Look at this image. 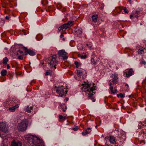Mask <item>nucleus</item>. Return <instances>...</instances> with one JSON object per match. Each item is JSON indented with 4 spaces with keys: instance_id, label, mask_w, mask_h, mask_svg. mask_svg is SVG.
<instances>
[{
    "instance_id": "6",
    "label": "nucleus",
    "mask_w": 146,
    "mask_h": 146,
    "mask_svg": "<svg viewBox=\"0 0 146 146\" xmlns=\"http://www.w3.org/2000/svg\"><path fill=\"white\" fill-rule=\"evenodd\" d=\"M25 50V55H27L28 54L31 56H33L35 55V53L33 50L28 49L27 47H24L23 48Z\"/></svg>"
},
{
    "instance_id": "48",
    "label": "nucleus",
    "mask_w": 146,
    "mask_h": 146,
    "mask_svg": "<svg viewBox=\"0 0 146 146\" xmlns=\"http://www.w3.org/2000/svg\"><path fill=\"white\" fill-rule=\"evenodd\" d=\"M113 87L112 86H110V90L111 92H112L113 91Z\"/></svg>"
},
{
    "instance_id": "28",
    "label": "nucleus",
    "mask_w": 146,
    "mask_h": 146,
    "mask_svg": "<svg viewBox=\"0 0 146 146\" xmlns=\"http://www.w3.org/2000/svg\"><path fill=\"white\" fill-rule=\"evenodd\" d=\"M96 124H97L98 123V125H96L95 126V128H96L98 126H99L101 124V122L100 121L99 118H96Z\"/></svg>"
},
{
    "instance_id": "35",
    "label": "nucleus",
    "mask_w": 146,
    "mask_h": 146,
    "mask_svg": "<svg viewBox=\"0 0 146 146\" xmlns=\"http://www.w3.org/2000/svg\"><path fill=\"white\" fill-rule=\"evenodd\" d=\"M78 56L82 59H85L86 57V55H83L80 54H78Z\"/></svg>"
},
{
    "instance_id": "24",
    "label": "nucleus",
    "mask_w": 146,
    "mask_h": 146,
    "mask_svg": "<svg viewBox=\"0 0 146 146\" xmlns=\"http://www.w3.org/2000/svg\"><path fill=\"white\" fill-rule=\"evenodd\" d=\"M74 22V21H68L67 23L65 24L67 25L68 28H69L73 25Z\"/></svg>"
},
{
    "instance_id": "38",
    "label": "nucleus",
    "mask_w": 146,
    "mask_h": 146,
    "mask_svg": "<svg viewBox=\"0 0 146 146\" xmlns=\"http://www.w3.org/2000/svg\"><path fill=\"white\" fill-rule=\"evenodd\" d=\"M59 117L60 119H62L63 120H64L66 118V117H63L62 115H59Z\"/></svg>"
},
{
    "instance_id": "16",
    "label": "nucleus",
    "mask_w": 146,
    "mask_h": 146,
    "mask_svg": "<svg viewBox=\"0 0 146 146\" xmlns=\"http://www.w3.org/2000/svg\"><path fill=\"white\" fill-rule=\"evenodd\" d=\"M75 32L78 35H80L82 33V29L78 27L75 30Z\"/></svg>"
},
{
    "instance_id": "31",
    "label": "nucleus",
    "mask_w": 146,
    "mask_h": 146,
    "mask_svg": "<svg viewBox=\"0 0 146 146\" xmlns=\"http://www.w3.org/2000/svg\"><path fill=\"white\" fill-rule=\"evenodd\" d=\"M144 50L142 49H140L137 52L139 54H141L144 53Z\"/></svg>"
},
{
    "instance_id": "39",
    "label": "nucleus",
    "mask_w": 146,
    "mask_h": 146,
    "mask_svg": "<svg viewBox=\"0 0 146 146\" xmlns=\"http://www.w3.org/2000/svg\"><path fill=\"white\" fill-rule=\"evenodd\" d=\"M117 11H118L119 13H120V12L123 10L122 8L119 7L117 8L116 9Z\"/></svg>"
},
{
    "instance_id": "42",
    "label": "nucleus",
    "mask_w": 146,
    "mask_h": 146,
    "mask_svg": "<svg viewBox=\"0 0 146 146\" xmlns=\"http://www.w3.org/2000/svg\"><path fill=\"white\" fill-rule=\"evenodd\" d=\"M27 128H19V130L21 131H25Z\"/></svg>"
},
{
    "instance_id": "45",
    "label": "nucleus",
    "mask_w": 146,
    "mask_h": 146,
    "mask_svg": "<svg viewBox=\"0 0 146 146\" xmlns=\"http://www.w3.org/2000/svg\"><path fill=\"white\" fill-rule=\"evenodd\" d=\"M56 56L55 55H53L52 56V59L51 60H54V59L55 60H56Z\"/></svg>"
},
{
    "instance_id": "14",
    "label": "nucleus",
    "mask_w": 146,
    "mask_h": 146,
    "mask_svg": "<svg viewBox=\"0 0 146 146\" xmlns=\"http://www.w3.org/2000/svg\"><path fill=\"white\" fill-rule=\"evenodd\" d=\"M12 146H22V143L20 142L13 141L11 143Z\"/></svg>"
},
{
    "instance_id": "12",
    "label": "nucleus",
    "mask_w": 146,
    "mask_h": 146,
    "mask_svg": "<svg viewBox=\"0 0 146 146\" xmlns=\"http://www.w3.org/2000/svg\"><path fill=\"white\" fill-rule=\"evenodd\" d=\"M109 141L111 143L113 144H116L117 143V141L115 140V137L112 135L110 136Z\"/></svg>"
},
{
    "instance_id": "21",
    "label": "nucleus",
    "mask_w": 146,
    "mask_h": 146,
    "mask_svg": "<svg viewBox=\"0 0 146 146\" xmlns=\"http://www.w3.org/2000/svg\"><path fill=\"white\" fill-rule=\"evenodd\" d=\"M98 16L97 15H93L92 17V21L95 23L97 21Z\"/></svg>"
},
{
    "instance_id": "19",
    "label": "nucleus",
    "mask_w": 146,
    "mask_h": 146,
    "mask_svg": "<svg viewBox=\"0 0 146 146\" xmlns=\"http://www.w3.org/2000/svg\"><path fill=\"white\" fill-rule=\"evenodd\" d=\"M91 128H87V129H85L84 131L82 132V134L83 135H86L87 134L89 133L88 131L90 130Z\"/></svg>"
},
{
    "instance_id": "59",
    "label": "nucleus",
    "mask_w": 146,
    "mask_h": 146,
    "mask_svg": "<svg viewBox=\"0 0 146 146\" xmlns=\"http://www.w3.org/2000/svg\"><path fill=\"white\" fill-rule=\"evenodd\" d=\"M62 111L64 112L66 111V110H65L64 109V108H62Z\"/></svg>"
},
{
    "instance_id": "15",
    "label": "nucleus",
    "mask_w": 146,
    "mask_h": 146,
    "mask_svg": "<svg viewBox=\"0 0 146 146\" xmlns=\"http://www.w3.org/2000/svg\"><path fill=\"white\" fill-rule=\"evenodd\" d=\"M19 107L18 104H16L15 106L12 107H10L8 110L11 112H13L15 111V110Z\"/></svg>"
},
{
    "instance_id": "11",
    "label": "nucleus",
    "mask_w": 146,
    "mask_h": 146,
    "mask_svg": "<svg viewBox=\"0 0 146 146\" xmlns=\"http://www.w3.org/2000/svg\"><path fill=\"white\" fill-rule=\"evenodd\" d=\"M68 28L66 24L62 25L60 26L58 28V32H60L61 31H63L64 30H66Z\"/></svg>"
},
{
    "instance_id": "3",
    "label": "nucleus",
    "mask_w": 146,
    "mask_h": 146,
    "mask_svg": "<svg viewBox=\"0 0 146 146\" xmlns=\"http://www.w3.org/2000/svg\"><path fill=\"white\" fill-rule=\"evenodd\" d=\"M83 85L82 90L83 91L88 92L89 93H90L91 92H92V93H95V92H93V91L95 90V86H92L91 85L88 84H84Z\"/></svg>"
},
{
    "instance_id": "26",
    "label": "nucleus",
    "mask_w": 146,
    "mask_h": 146,
    "mask_svg": "<svg viewBox=\"0 0 146 146\" xmlns=\"http://www.w3.org/2000/svg\"><path fill=\"white\" fill-rule=\"evenodd\" d=\"M41 3L42 6H44L48 4V2L46 0H42L41 1Z\"/></svg>"
},
{
    "instance_id": "32",
    "label": "nucleus",
    "mask_w": 146,
    "mask_h": 146,
    "mask_svg": "<svg viewBox=\"0 0 146 146\" xmlns=\"http://www.w3.org/2000/svg\"><path fill=\"white\" fill-rule=\"evenodd\" d=\"M117 96L118 98H119V97H120L121 98H123L125 97V94H124L120 93L119 94H117Z\"/></svg>"
},
{
    "instance_id": "61",
    "label": "nucleus",
    "mask_w": 146,
    "mask_h": 146,
    "mask_svg": "<svg viewBox=\"0 0 146 146\" xmlns=\"http://www.w3.org/2000/svg\"><path fill=\"white\" fill-rule=\"evenodd\" d=\"M19 52H16V53H15V54L16 55H18L19 54V53H18Z\"/></svg>"
},
{
    "instance_id": "63",
    "label": "nucleus",
    "mask_w": 146,
    "mask_h": 146,
    "mask_svg": "<svg viewBox=\"0 0 146 146\" xmlns=\"http://www.w3.org/2000/svg\"><path fill=\"white\" fill-rule=\"evenodd\" d=\"M112 83H109V85L110 86H111V85H112Z\"/></svg>"
},
{
    "instance_id": "47",
    "label": "nucleus",
    "mask_w": 146,
    "mask_h": 146,
    "mask_svg": "<svg viewBox=\"0 0 146 146\" xmlns=\"http://www.w3.org/2000/svg\"><path fill=\"white\" fill-rule=\"evenodd\" d=\"M50 74V73L48 72H46L45 73V75L46 76H48Z\"/></svg>"
},
{
    "instance_id": "40",
    "label": "nucleus",
    "mask_w": 146,
    "mask_h": 146,
    "mask_svg": "<svg viewBox=\"0 0 146 146\" xmlns=\"http://www.w3.org/2000/svg\"><path fill=\"white\" fill-rule=\"evenodd\" d=\"M74 64L76 65V67L77 68H78L79 66L80 65V63L77 61L75 62Z\"/></svg>"
},
{
    "instance_id": "20",
    "label": "nucleus",
    "mask_w": 146,
    "mask_h": 146,
    "mask_svg": "<svg viewBox=\"0 0 146 146\" xmlns=\"http://www.w3.org/2000/svg\"><path fill=\"white\" fill-rule=\"evenodd\" d=\"M7 131V128H0V135L6 133Z\"/></svg>"
},
{
    "instance_id": "56",
    "label": "nucleus",
    "mask_w": 146,
    "mask_h": 146,
    "mask_svg": "<svg viewBox=\"0 0 146 146\" xmlns=\"http://www.w3.org/2000/svg\"><path fill=\"white\" fill-rule=\"evenodd\" d=\"M86 46L88 47V48H89L90 49H91V46H89L88 44H86Z\"/></svg>"
},
{
    "instance_id": "55",
    "label": "nucleus",
    "mask_w": 146,
    "mask_h": 146,
    "mask_svg": "<svg viewBox=\"0 0 146 146\" xmlns=\"http://www.w3.org/2000/svg\"><path fill=\"white\" fill-rule=\"evenodd\" d=\"M64 37V35L63 34H61L60 36V38H62L63 37Z\"/></svg>"
},
{
    "instance_id": "60",
    "label": "nucleus",
    "mask_w": 146,
    "mask_h": 146,
    "mask_svg": "<svg viewBox=\"0 0 146 146\" xmlns=\"http://www.w3.org/2000/svg\"><path fill=\"white\" fill-rule=\"evenodd\" d=\"M46 63H43V64H42V65L43 66H46Z\"/></svg>"
},
{
    "instance_id": "13",
    "label": "nucleus",
    "mask_w": 146,
    "mask_h": 146,
    "mask_svg": "<svg viewBox=\"0 0 146 146\" xmlns=\"http://www.w3.org/2000/svg\"><path fill=\"white\" fill-rule=\"evenodd\" d=\"M76 71V74L78 77L80 79L81 78V76H83V71L80 70H77Z\"/></svg>"
},
{
    "instance_id": "34",
    "label": "nucleus",
    "mask_w": 146,
    "mask_h": 146,
    "mask_svg": "<svg viewBox=\"0 0 146 146\" xmlns=\"http://www.w3.org/2000/svg\"><path fill=\"white\" fill-rule=\"evenodd\" d=\"M36 39L37 40H41L42 38V36L40 35H38L36 37Z\"/></svg>"
},
{
    "instance_id": "17",
    "label": "nucleus",
    "mask_w": 146,
    "mask_h": 146,
    "mask_svg": "<svg viewBox=\"0 0 146 146\" xmlns=\"http://www.w3.org/2000/svg\"><path fill=\"white\" fill-rule=\"evenodd\" d=\"M8 125L6 122H0V128H7Z\"/></svg>"
},
{
    "instance_id": "8",
    "label": "nucleus",
    "mask_w": 146,
    "mask_h": 146,
    "mask_svg": "<svg viewBox=\"0 0 146 146\" xmlns=\"http://www.w3.org/2000/svg\"><path fill=\"white\" fill-rule=\"evenodd\" d=\"M111 77L112 78V82L113 84H117L118 82L117 74L116 73L112 74Z\"/></svg>"
},
{
    "instance_id": "37",
    "label": "nucleus",
    "mask_w": 146,
    "mask_h": 146,
    "mask_svg": "<svg viewBox=\"0 0 146 146\" xmlns=\"http://www.w3.org/2000/svg\"><path fill=\"white\" fill-rule=\"evenodd\" d=\"M128 2L129 4L131 6L133 4V2L135 1V0H128Z\"/></svg>"
},
{
    "instance_id": "18",
    "label": "nucleus",
    "mask_w": 146,
    "mask_h": 146,
    "mask_svg": "<svg viewBox=\"0 0 146 146\" xmlns=\"http://www.w3.org/2000/svg\"><path fill=\"white\" fill-rule=\"evenodd\" d=\"M33 109V106H31L29 107V106H27L26 108L25 109V111L28 112V113H30L31 112V110H32Z\"/></svg>"
},
{
    "instance_id": "1",
    "label": "nucleus",
    "mask_w": 146,
    "mask_h": 146,
    "mask_svg": "<svg viewBox=\"0 0 146 146\" xmlns=\"http://www.w3.org/2000/svg\"><path fill=\"white\" fill-rule=\"evenodd\" d=\"M25 138L31 146H44L42 140L36 136L27 135Z\"/></svg>"
},
{
    "instance_id": "25",
    "label": "nucleus",
    "mask_w": 146,
    "mask_h": 146,
    "mask_svg": "<svg viewBox=\"0 0 146 146\" xmlns=\"http://www.w3.org/2000/svg\"><path fill=\"white\" fill-rule=\"evenodd\" d=\"M7 74V71L6 70H3L1 72V74L2 76H5Z\"/></svg>"
},
{
    "instance_id": "9",
    "label": "nucleus",
    "mask_w": 146,
    "mask_h": 146,
    "mask_svg": "<svg viewBox=\"0 0 146 146\" xmlns=\"http://www.w3.org/2000/svg\"><path fill=\"white\" fill-rule=\"evenodd\" d=\"M48 64H50L51 68L54 67L55 69L56 68V66L57 64V61L54 59V60L51 59L50 62H48Z\"/></svg>"
},
{
    "instance_id": "50",
    "label": "nucleus",
    "mask_w": 146,
    "mask_h": 146,
    "mask_svg": "<svg viewBox=\"0 0 146 146\" xmlns=\"http://www.w3.org/2000/svg\"><path fill=\"white\" fill-rule=\"evenodd\" d=\"M143 132L145 134H146V129H145L143 130Z\"/></svg>"
},
{
    "instance_id": "51",
    "label": "nucleus",
    "mask_w": 146,
    "mask_h": 146,
    "mask_svg": "<svg viewBox=\"0 0 146 146\" xmlns=\"http://www.w3.org/2000/svg\"><path fill=\"white\" fill-rule=\"evenodd\" d=\"M134 17H135V18H138V17H139V16L138 15L135 14L134 15H133Z\"/></svg>"
},
{
    "instance_id": "30",
    "label": "nucleus",
    "mask_w": 146,
    "mask_h": 146,
    "mask_svg": "<svg viewBox=\"0 0 146 146\" xmlns=\"http://www.w3.org/2000/svg\"><path fill=\"white\" fill-rule=\"evenodd\" d=\"M57 7L58 9L59 10H60L61 9H62V8L63 9V7H62V5L60 3H58L57 5Z\"/></svg>"
},
{
    "instance_id": "27",
    "label": "nucleus",
    "mask_w": 146,
    "mask_h": 146,
    "mask_svg": "<svg viewBox=\"0 0 146 146\" xmlns=\"http://www.w3.org/2000/svg\"><path fill=\"white\" fill-rule=\"evenodd\" d=\"M145 124L144 123H140L138 125L139 128H144L146 127V125H145Z\"/></svg>"
},
{
    "instance_id": "23",
    "label": "nucleus",
    "mask_w": 146,
    "mask_h": 146,
    "mask_svg": "<svg viewBox=\"0 0 146 146\" xmlns=\"http://www.w3.org/2000/svg\"><path fill=\"white\" fill-rule=\"evenodd\" d=\"M91 93H88V97L89 99H91L93 102H94L95 101V100L94 98L93 97V94Z\"/></svg>"
},
{
    "instance_id": "4",
    "label": "nucleus",
    "mask_w": 146,
    "mask_h": 146,
    "mask_svg": "<svg viewBox=\"0 0 146 146\" xmlns=\"http://www.w3.org/2000/svg\"><path fill=\"white\" fill-rule=\"evenodd\" d=\"M58 54L59 57L63 60H66L68 57V54L64 50H60L58 52Z\"/></svg>"
},
{
    "instance_id": "52",
    "label": "nucleus",
    "mask_w": 146,
    "mask_h": 146,
    "mask_svg": "<svg viewBox=\"0 0 146 146\" xmlns=\"http://www.w3.org/2000/svg\"><path fill=\"white\" fill-rule=\"evenodd\" d=\"M18 52H19L21 54H22L23 53V52L22 51L19 50L18 51Z\"/></svg>"
},
{
    "instance_id": "10",
    "label": "nucleus",
    "mask_w": 146,
    "mask_h": 146,
    "mask_svg": "<svg viewBox=\"0 0 146 146\" xmlns=\"http://www.w3.org/2000/svg\"><path fill=\"white\" fill-rule=\"evenodd\" d=\"M3 139L2 143L1 144V146H6L7 145L8 138L7 137H2L1 136Z\"/></svg>"
},
{
    "instance_id": "49",
    "label": "nucleus",
    "mask_w": 146,
    "mask_h": 146,
    "mask_svg": "<svg viewBox=\"0 0 146 146\" xmlns=\"http://www.w3.org/2000/svg\"><path fill=\"white\" fill-rule=\"evenodd\" d=\"M10 18V16H6L5 17V19H6L8 20Z\"/></svg>"
},
{
    "instance_id": "2",
    "label": "nucleus",
    "mask_w": 146,
    "mask_h": 146,
    "mask_svg": "<svg viewBox=\"0 0 146 146\" xmlns=\"http://www.w3.org/2000/svg\"><path fill=\"white\" fill-rule=\"evenodd\" d=\"M54 89L56 91V93L60 97H62L65 94H65H67L68 92V90H66L63 86L58 87L55 86Z\"/></svg>"
},
{
    "instance_id": "29",
    "label": "nucleus",
    "mask_w": 146,
    "mask_h": 146,
    "mask_svg": "<svg viewBox=\"0 0 146 146\" xmlns=\"http://www.w3.org/2000/svg\"><path fill=\"white\" fill-rule=\"evenodd\" d=\"M8 61V59L7 57H5L3 59V63L5 65L7 64V62Z\"/></svg>"
},
{
    "instance_id": "57",
    "label": "nucleus",
    "mask_w": 146,
    "mask_h": 146,
    "mask_svg": "<svg viewBox=\"0 0 146 146\" xmlns=\"http://www.w3.org/2000/svg\"><path fill=\"white\" fill-rule=\"evenodd\" d=\"M73 130L75 131H76L78 130V128H72Z\"/></svg>"
},
{
    "instance_id": "7",
    "label": "nucleus",
    "mask_w": 146,
    "mask_h": 146,
    "mask_svg": "<svg viewBox=\"0 0 146 146\" xmlns=\"http://www.w3.org/2000/svg\"><path fill=\"white\" fill-rule=\"evenodd\" d=\"M28 124V120L26 119L24 120L18 125L19 128H27Z\"/></svg>"
},
{
    "instance_id": "62",
    "label": "nucleus",
    "mask_w": 146,
    "mask_h": 146,
    "mask_svg": "<svg viewBox=\"0 0 146 146\" xmlns=\"http://www.w3.org/2000/svg\"><path fill=\"white\" fill-rule=\"evenodd\" d=\"M61 11L62 12H65L66 11V9H64L63 10H62Z\"/></svg>"
},
{
    "instance_id": "54",
    "label": "nucleus",
    "mask_w": 146,
    "mask_h": 146,
    "mask_svg": "<svg viewBox=\"0 0 146 146\" xmlns=\"http://www.w3.org/2000/svg\"><path fill=\"white\" fill-rule=\"evenodd\" d=\"M10 68V66L9 65V64H8L7 65V69H9Z\"/></svg>"
},
{
    "instance_id": "64",
    "label": "nucleus",
    "mask_w": 146,
    "mask_h": 146,
    "mask_svg": "<svg viewBox=\"0 0 146 146\" xmlns=\"http://www.w3.org/2000/svg\"><path fill=\"white\" fill-rule=\"evenodd\" d=\"M132 96V95H129V98H130V97H131Z\"/></svg>"
},
{
    "instance_id": "33",
    "label": "nucleus",
    "mask_w": 146,
    "mask_h": 146,
    "mask_svg": "<svg viewBox=\"0 0 146 146\" xmlns=\"http://www.w3.org/2000/svg\"><path fill=\"white\" fill-rule=\"evenodd\" d=\"M77 48L79 50H81L83 49V46L81 44H79L77 46Z\"/></svg>"
},
{
    "instance_id": "44",
    "label": "nucleus",
    "mask_w": 146,
    "mask_h": 146,
    "mask_svg": "<svg viewBox=\"0 0 146 146\" xmlns=\"http://www.w3.org/2000/svg\"><path fill=\"white\" fill-rule=\"evenodd\" d=\"M141 64L145 65L146 64V62L145 61H141L140 62Z\"/></svg>"
},
{
    "instance_id": "5",
    "label": "nucleus",
    "mask_w": 146,
    "mask_h": 146,
    "mask_svg": "<svg viewBox=\"0 0 146 146\" xmlns=\"http://www.w3.org/2000/svg\"><path fill=\"white\" fill-rule=\"evenodd\" d=\"M134 71L133 69L130 68L126 70L125 72H124V75H125V76L127 78H129L130 76L133 75Z\"/></svg>"
},
{
    "instance_id": "46",
    "label": "nucleus",
    "mask_w": 146,
    "mask_h": 146,
    "mask_svg": "<svg viewBox=\"0 0 146 146\" xmlns=\"http://www.w3.org/2000/svg\"><path fill=\"white\" fill-rule=\"evenodd\" d=\"M18 59L20 60H22L23 59V57L21 55H20L18 57Z\"/></svg>"
},
{
    "instance_id": "22",
    "label": "nucleus",
    "mask_w": 146,
    "mask_h": 146,
    "mask_svg": "<svg viewBox=\"0 0 146 146\" xmlns=\"http://www.w3.org/2000/svg\"><path fill=\"white\" fill-rule=\"evenodd\" d=\"M142 11V9L141 8H139L137 9V10L133 11L132 13L133 14V15L138 14L141 11Z\"/></svg>"
},
{
    "instance_id": "36",
    "label": "nucleus",
    "mask_w": 146,
    "mask_h": 146,
    "mask_svg": "<svg viewBox=\"0 0 146 146\" xmlns=\"http://www.w3.org/2000/svg\"><path fill=\"white\" fill-rule=\"evenodd\" d=\"M91 63L92 64L94 65H95L96 64V62L95 61L94 59L93 58H92L91 60Z\"/></svg>"
},
{
    "instance_id": "53",
    "label": "nucleus",
    "mask_w": 146,
    "mask_h": 146,
    "mask_svg": "<svg viewBox=\"0 0 146 146\" xmlns=\"http://www.w3.org/2000/svg\"><path fill=\"white\" fill-rule=\"evenodd\" d=\"M133 15V14L132 15H130V18L131 19H132V17H134L133 15Z\"/></svg>"
},
{
    "instance_id": "58",
    "label": "nucleus",
    "mask_w": 146,
    "mask_h": 146,
    "mask_svg": "<svg viewBox=\"0 0 146 146\" xmlns=\"http://www.w3.org/2000/svg\"><path fill=\"white\" fill-rule=\"evenodd\" d=\"M69 98H65V100L66 101H68V100Z\"/></svg>"
},
{
    "instance_id": "43",
    "label": "nucleus",
    "mask_w": 146,
    "mask_h": 146,
    "mask_svg": "<svg viewBox=\"0 0 146 146\" xmlns=\"http://www.w3.org/2000/svg\"><path fill=\"white\" fill-rule=\"evenodd\" d=\"M117 92V89H115L114 91H113L111 93L112 94H115V93H116Z\"/></svg>"
},
{
    "instance_id": "41",
    "label": "nucleus",
    "mask_w": 146,
    "mask_h": 146,
    "mask_svg": "<svg viewBox=\"0 0 146 146\" xmlns=\"http://www.w3.org/2000/svg\"><path fill=\"white\" fill-rule=\"evenodd\" d=\"M124 10V12L125 13H128V11L127 10V8L126 7H124V8L123 9Z\"/></svg>"
}]
</instances>
